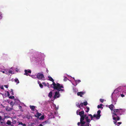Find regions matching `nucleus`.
I'll return each mask as SVG.
<instances>
[{"label": "nucleus", "instance_id": "1", "mask_svg": "<svg viewBox=\"0 0 126 126\" xmlns=\"http://www.w3.org/2000/svg\"><path fill=\"white\" fill-rule=\"evenodd\" d=\"M48 78L49 80L52 81L53 82L52 84L51 85V86L52 85L53 86L52 87L54 89L57 90L59 91H64V89H62L64 88L63 84H60L59 83H57L56 84L54 82V80L51 77L48 76Z\"/></svg>", "mask_w": 126, "mask_h": 126}, {"label": "nucleus", "instance_id": "2", "mask_svg": "<svg viewBox=\"0 0 126 126\" xmlns=\"http://www.w3.org/2000/svg\"><path fill=\"white\" fill-rule=\"evenodd\" d=\"M120 115V113L118 109H114L113 110V113L112 116L113 119L114 120L113 121L114 124H115L117 123V121L116 120V117L115 116H117V115Z\"/></svg>", "mask_w": 126, "mask_h": 126}, {"label": "nucleus", "instance_id": "3", "mask_svg": "<svg viewBox=\"0 0 126 126\" xmlns=\"http://www.w3.org/2000/svg\"><path fill=\"white\" fill-rule=\"evenodd\" d=\"M37 78L38 79H41L45 78L43 74L39 73L37 75Z\"/></svg>", "mask_w": 126, "mask_h": 126}, {"label": "nucleus", "instance_id": "4", "mask_svg": "<svg viewBox=\"0 0 126 126\" xmlns=\"http://www.w3.org/2000/svg\"><path fill=\"white\" fill-rule=\"evenodd\" d=\"M86 122L84 121H83V118H80V122H79L77 123V125L78 126H80V124L81 125H84L85 123Z\"/></svg>", "mask_w": 126, "mask_h": 126}, {"label": "nucleus", "instance_id": "5", "mask_svg": "<svg viewBox=\"0 0 126 126\" xmlns=\"http://www.w3.org/2000/svg\"><path fill=\"white\" fill-rule=\"evenodd\" d=\"M58 91V90H57ZM59 91H58V92H56L55 93L54 95V98H59L60 97V94Z\"/></svg>", "mask_w": 126, "mask_h": 126}, {"label": "nucleus", "instance_id": "6", "mask_svg": "<svg viewBox=\"0 0 126 126\" xmlns=\"http://www.w3.org/2000/svg\"><path fill=\"white\" fill-rule=\"evenodd\" d=\"M121 87L120 86L116 89L114 91L113 93L117 94L119 92V90L121 89Z\"/></svg>", "mask_w": 126, "mask_h": 126}, {"label": "nucleus", "instance_id": "7", "mask_svg": "<svg viewBox=\"0 0 126 126\" xmlns=\"http://www.w3.org/2000/svg\"><path fill=\"white\" fill-rule=\"evenodd\" d=\"M5 71V73L7 74L10 75V74L12 73V71L9 69H6Z\"/></svg>", "mask_w": 126, "mask_h": 126}, {"label": "nucleus", "instance_id": "8", "mask_svg": "<svg viewBox=\"0 0 126 126\" xmlns=\"http://www.w3.org/2000/svg\"><path fill=\"white\" fill-rule=\"evenodd\" d=\"M85 93L84 92H78L77 94L78 96H79L81 97H82V95L84 94Z\"/></svg>", "mask_w": 126, "mask_h": 126}, {"label": "nucleus", "instance_id": "9", "mask_svg": "<svg viewBox=\"0 0 126 126\" xmlns=\"http://www.w3.org/2000/svg\"><path fill=\"white\" fill-rule=\"evenodd\" d=\"M25 73L24 75H26L27 76H28V73H31V70H25Z\"/></svg>", "mask_w": 126, "mask_h": 126}, {"label": "nucleus", "instance_id": "10", "mask_svg": "<svg viewBox=\"0 0 126 126\" xmlns=\"http://www.w3.org/2000/svg\"><path fill=\"white\" fill-rule=\"evenodd\" d=\"M85 119L86 121L87 122V123L88 124H89V123L90 121L91 120L88 119V116H87L85 117Z\"/></svg>", "mask_w": 126, "mask_h": 126}, {"label": "nucleus", "instance_id": "11", "mask_svg": "<svg viewBox=\"0 0 126 126\" xmlns=\"http://www.w3.org/2000/svg\"><path fill=\"white\" fill-rule=\"evenodd\" d=\"M42 115V114L41 113H39L37 112L36 113V114L34 116L37 117V118H39V117Z\"/></svg>", "mask_w": 126, "mask_h": 126}, {"label": "nucleus", "instance_id": "12", "mask_svg": "<svg viewBox=\"0 0 126 126\" xmlns=\"http://www.w3.org/2000/svg\"><path fill=\"white\" fill-rule=\"evenodd\" d=\"M93 117L94 118H95L97 119H98L100 118V116L97 114H94L93 115Z\"/></svg>", "mask_w": 126, "mask_h": 126}, {"label": "nucleus", "instance_id": "13", "mask_svg": "<svg viewBox=\"0 0 126 126\" xmlns=\"http://www.w3.org/2000/svg\"><path fill=\"white\" fill-rule=\"evenodd\" d=\"M114 107V106L112 104H111L109 106V108L111 111L112 110H113V109Z\"/></svg>", "mask_w": 126, "mask_h": 126}, {"label": "nucleus", "instance_id": "14", "mask_svg": "<svg viewBox=\"0 0 126 126\" xmlns=\"http://www.w3.org/2000/svg\"><path fill=\"white\" fill-rule=\"evenodd\" d=\"M119 110L120 113V115H122L124 111V110L122 109H119Z\"/></svg>", "mask_w": 126, "mask_h": 126}, {"label": "nucleus", "instance_id": "15", "mask_svg": "<svg viewBox=\"0 0 126 126\" xmlns=\"http://www.w3.org/2000/svg\"><path fill=\"white\" fill-rule=\"evenodd\" d=\"M84 112L83 111H82L81 112H79V115L81 117V116H82V115L84 114Z\"/></svg>", "mask_w": 126, "mask_h": 126}, {"label": "nucleus", "instance_id": "16", "mask_svg": "<svg viewBox=\"0 0 126 126\" xmlns=\"http://www.w3.org/2000/svg\"><path fill=\"white\" fill-rule=\"evenodd\" d=\"M18 125H22L23 126H26V125L25 124H23V123L22 122H18Z\"/></svg>", "mask_w": 126, "mask_h": 126}, {"label": "nucleus", "instance_id": "17", "mask_svg": "<svg viewBox=\"0 0 126 126\" xmlns=\"http://www.w3.org/2000/svg\"><path fill=\"white\" fill-rule=\"evenodd\" d=\"M30 107L31 109L33 110H34V109L35 108V106H30Z\"/></svg>", "mask_w": 126, "mask_h": 126}, {"label": "nucleus", "instance_id": "18", "mask_svg": "<svg viewBox=\"0 0 126 126\" xmlns=\"http://www.w3.org/2000/svg\"><path fill=\"white\" fill-rule=\"evenodd\" d=\"M52 91L50 92L48 94V96L49 97L51 98L52 97Z\"/></svg>", "mask_w": 126, "mask_h": 126}, {"label": "nucleus", "instance_id": "19", "mask_svg": "<svg viewBox=\"0 0 126 126\" xmlns=\"http://www.w3.org/2000/svg\"><path fill=\"white\" fill-rule=\"evenodd\" d=\"M11 122L10 121L8 120L6 124L9 125H11L12 126H14L12 125H11Z\"/></svg>", "mask_w": 126, "mask_h": 126}, {"label": "nucleus", "instance_id": "20", "mask_svg": "<svg viewBox=\"0 0 126 126\" xmlns=\"http://www.w3.org/2000/svg\"><path fill=\"white\" fill-rule=\"evenodd\" d=\"M85 107V108H84L85 109V110L86 109V110H85V111L87 112H88L89 110V109H90L88 107Z\"/></svg>", "mask_w": 126, "mask_h": 126}, {"label": "nucleus", "instance_id": "21", "mask_svg": "<svg viewBox=\"0 0 126 126\" xmlns=\"http://www.w3.org/2000/svg\"><path fill=\"white\" fill-rule=\"evenodd\" d=\"M12 108H9L8 107H7L6 108V110H7L8 111H10V110H12Z\"/></svg>", "mask_w": 126, "mask_h": 126}, {"label": "nucleus", "instance_id": "22", "mask_svg": "<svg viewBox=\"0 0 126 126\" xmlns=\"http://www.w3.org/2000/svg\"><path fill=\"white\" fill-rule=\"evenodd\" d=\"M103 105L102 104H100V105H98L97 106V108H102L103 107L102 106H103Z\"/></svg>", "mask_w": 126, "mask_h": 126}, {"label": "nucleus", "instance_id": "23", "mask_svg": "<svg viewBox=\"0 0 126 126\" xmlns=\"http://www.w3.org/2000/svg\"><path fill=\"white\" fill-rule=\"evenodd\" d=\"M87 116V115L86 114H84L83 115H82V116H81V117H80V118H83V121H84L85 119V117Z\"/></svg>", "mask_w": 126, "mask_h": 126}, {"label": "nucleus", "instance_id": "24", "mask_svg": "<svg viewBox=\"0 0 126 126\" xmlns=\"http://www.w3.org/2000/svg\"><path fill=\"white\" fill-rule=\"evenodd\" d=\"M15 81L17 83V84H18L19 83V81L17 79H15Z\"/></svg>", "mask_w": 126, "mask_h": 126}, {"label": "nucleus", "instance_id": "25", "mask_svg": "<svg viewBox=\"0 0 126 126\" xmlns=\"http://www.w3.org/2000/svg\"><path fill=\"white\" fill-rule=\"evenodd\" d=\"M115 117H116V120H119L120 119V117L119 116H118L117 115V116H115Z\"/></svg>", "mask_w": 126, "mask_h": 126}, {"label": "nucleus", "instance_id": "26", "mask_svg": "<svg viewBox=\"0 0 126 126\" xmlns=\"http://www.w3.org/2000/svg\"><path fill=\"white\" fill-rule=\"evenodd\" d=\"M39 118L40 120H43L44 119V116L42 115L40 118Z\"/></svg>", "mask_w": 126, "mask_h": 126}, {"label": "nucleus", "instance_id": "27", "mask_svg": "<svg viewBox=\"0 0 126 126\" xmlns=\"http://www.w3.org/2000/svg\"><path fill=\"white\" fill-rule=\"evenodd\" d=\"M101 113V111L100 110H98L97 111V114L98 115H100V116H101V115L100 114V113Z\"/></svg>", "mask_w": 126, "mask_h": 126}, {"label": "nucleus", "instance_id": "28", "mask_svg": "<svg viewBox=\"0 0 126 126\" xmlns=\"http://www.w3.org/2000/svg\"><path fill=\"white\" fill-rule=\"evenodd\" d=\"M121 122H118L117 123H116L115 124L116 125H117L118 126H119L121 124H122Z\"/></svg>", "mask_w": 126, "mask_h": 126}, {"label": "nucleus", "instance_id": "29", "mask_svg": "<svg viewBox=\"0 0 126 126\" xmlns=\"http://www.w3.org/2000/svg\"><path fill=\"white\" fill-rule=\"evenodd\" d=\"M26 117L28 119H30V118H32V117L31 116H30V115H27Z\"/></svg>", "mask_w": 126, "mask_h": 126}, {"label": "nucleus", "instance_id": "30", "mask_svg": "<svg viewBox=\"0 0 126 126\" xmlns=\"http://www.w3.org/2000/svg\"><path fill=\"white\" fill-rule=\"evenodd\" d=\"M75 82L76 83H78L80 82H81V81L80 80H75Z\"/></svg>", "mask_w": 126, "mask_h": 126}, {"label": "nucleus", "instance_id": "31", "mask_svg": "<svg viewBox=\"0 0 126 126\" xmlns=\"http://www.w3.org/2000/svg\"><path fill=\"white\" fill-rule=\"evenodd\" d=\"M83 104L84 106H86L88 104V103L87 101H85L84 102Z\"/></svg>", "mask_w": 126, "mask_h": 126}, {"label": "nucleus", "instance_id": "32", "mask_svg": "<svg viewBox=\"0 0 126 126\" xmlns=\"http://www.w3.org/2000/svg\"><path fill=\"white\" fill-rule=\"evenodd\" d=\"M76 106L78 108H80V104L79 103H77L76 104Z\"/></svg>", "mask_w": 126, "mask_h": 126}, {"label": "nucleus", "instance_id": "33", "mask_svg": "<svg viewBox=\"0 0 126 126\" xmlns=\"http://www.w3.org/2000/svg\"><path fill=\"white\" fill-rule=\"evenodd\" d=\"M83 103H81L80 104V108H79L80 109H81V108L80 107H83Z\"/></svg>", "mask_w": 126, "mask_h": 126}, {"label": "nucleus", "instance_id": "34", "mask_svg": "<svg viewBox=\"0 0 126 126\" xmlns=\"http://www.w3.org/2000/svg\"><path fill=\"white\" fill-rule=\"evenodd\" d=\"M39 85L40 87L41 88H43V86L40 83L39 84Z\"/></svg>", "mask_w": 126, "mask_h": 126}, {"label": "nucleus", "instance_id": "35", "mask_svg": "<svg viewBox=\"0 0 126 126\" xmlns=\"http://www.w3.org/2000/svg\"><path fill=\"white\" fill-rule=\"evenodd\" d=\"M16 122V121L15 120H13L12 121V123L13 124H15Z\"/></svg>", "mask_w": 126, "mask_h": 126}, {"label": "nucleus", "instance_id": "36", "mask_svg": "<svg viewBox=\"0 0 126 126\" xmlns=\"http://www.w3.org/2000/svg\"><path fill=\"white\" fill-rule=\"evenodd\" d=\"M11 94L12 95H13L14 93L13 92V90L12 89H11Z\"/></svg>", "mask_w": 126, "mask_h": 126}, {"label": "nucleus", "instance_id": "37", "mask_svg": "<svg viewBox=\"0 0 126 126\" xmlns=\"http://www.w3.org/2000/svg\"><path fill=\"white\" fill-rule=\"evenodd\" d=\"M9 98L10 99H13L15 98V97L14 96H10L9 97Z\"/></svg>", "mask_w": 126, "mask_h": 126}, {"label": "nucleus", "instance_id": "38", "mask_svg": "<svg viewBox=\"0 0 126 126\" xmlns=\"http://www.w3.org/2000/svg\"><path fill=\"white\" fill-rule=\"evenodd\" d=\"M100 101L101 102L103 103L104 101V100L103 99L101 98L100 99Z\"/></svg>", "mask_w": 126, "mask_h": 126}, {"label": "nucleus", "instance_id": "39", "mask_svg": "<svg viewBox=\"0 0 126 126\" xmlns=\"http://www.w3.org/2000/svg\"><path fill=\"white\" fill-rule=\"evenodd\" d=\"M67 79V78L66 77H65L63 79V80L64 81H66Z\"/></svg>", "mask_w": 126, "mask_h": 126}, {"label": "nucleus", "instance_id": "40", "mask_svg": "<svg viewBox=\"0 0 126 126\" xmlns=\"http://www.w3.org/2000/svg\"><path fill=\"white\" fill-rule=\"evenodd\" d=\"M123 93V94H121V96L122 97H124V96H125V95H124V94H124Z\"/></svg>", "mask_w": 126, "mask_h": 126}, {"label": "nucleus", "instance_id": "41", "mask_svg": "<svg viewBox=\"0 0 126 126\" xmlns=\"http://www.w3.org/2000/svg\"><path fill=\"white\" fill-rule=\"evenodd\" d=\"M19 109H20V110H21V109L22 108V107L21 106L19 105Z\"/></svg>", "mask_w": 126, "mask_h": 126}, {"label": "nucleus", "instance_id": "42", "mask_svg": "<svg viewBox=\"0 0 126 126\" xmlns=\"http://www.w3.org/2000/svg\"><path fill=\"white\" fill-rule=\"evenodd\" d=\"M79 110H78L77 111V115H79V114H78V112Z\"/></svg>", "mask_w": 126, "mask_h": 126}, {"label": "nucleus", "instance_id": "43", "mask_svg": "<svg viewBox=\"0 0 126 126\" xmlns=\"http://www.w3.org/2000/svg\"><path fill=\"white\" fill-rule=\"evenodd\" d=\"M0 88L2 89L3 90L4 89V88L3 86H1V87H0Z\"/></svg>", "mask_w": 126, "mask_h": 126}, {"label": "nucleus", "instance_id": "44", "mask_svg": "<svg viewBox=\"0 0 126 126\" xmlns=\"http://www.w3.org/2000/svg\"><path fill=\"white\" fill-rule=\"evenodd\" d=\"M4 86L6 88H7L8 87V86L7 85H4Z\"/></svg>", "mask_w": 126, "mask_h": 126}, {"label": "nucleus", "instance_id": "45", "mask_svg": "<svg viewBox=\"0 0 126 126\" xmlns=\"http://www.w3.org/2000/svg\"><path fill=\"white\" fill-rule=\"evenodd\" d=\"M1 72H2V73H5V71H1Z\"/></svg>", "mask_w": 126, "mask_h": 126}, {"label": "nucleus", "instance_id": "46", "mask_svg": "<svg viewBox=\"0 0 126 126\" xmlns=\"http://www.w3.org/2000/svg\"><path fill=\"white\" fill-rule=\"evenodd\" d=\"M93 117H93V116H92V117H91V120H93Z\"/></svg>", "mask_w": 126, "mask_h": 126}, {"label": "nucleus", "instance_id": "47", "mask_svg": "<svg viewBox=\"0 0 126 126\" xmlns=\"http://www.w3.org/2000/svg\"><path fill=\"white\" fill-rule=\"evenodd\" d=\"M35 76L34 75H32V78H36V77H35Z\"/></svg>", "mask_w": 126, "mask_h": 126}, {"label": "nucleus", "instance_id": "48", "mask_svg": "<svg viewBox=\"0 0 126 126\" xmlns=\"http://www.w3.org/2000/svg\"><path fill=\"white\" fill-rule=\"evenodd\" d=\"M123 93L124 94H126V91H125L124 92H123Z\"/></svg>", "mask_w": 126, "mask_h": 126}, {"label": "nucleus", "instance_id": "49", "mask_svg": "<svg viewBox=\"0 0 126 126\" xmlns=\"http://www.w3.org/2000/svg\"><path fill=\"white\" fill-rule=\"evenodd\" d=\"M88 116H90V117H92V116H93V115L91 114H88Z\"/></svg>", "mask_w": 126, "mask_h": 126}, {"label": "nucleus", "instance_id": "50", "mask_svg": "<svg viewBox=\"0 0 126 126\" xmlns=\"http://www.w3.org/2000/svg\"><path fill=\"white\" fill-rule=\"evenodd\" d=\"M2 119V117L0 116V121H1Z\"/></svg>", "mask_w": 126, "mask_h": 126}, {"label": "nucleus", "instance_id": "51", "mask_svg": "<svg viewBox=\"0 0 126 126\" xmlns=\"http://www.w3.org/2000/svg\"><path fill=\"white\" fill-rule=\"evenodd\" d=\"M47 86L48 87V88H49V83H47Z\"/></svg>", "mask_w": 126, "mask_h": 126}, {"label": "nucleus", "instance_id": "52", "mask_svg": "<svg viewBox=\"0 0 126 126\" xmlns=\"http://www.w3.org/2000/svg\"><path fill=\"white\" fill-rule=\"evenodd\" d=\"M43 126L41 124H40L39 126Z\"/></svg>", "mask_w": 126, "mask_h": 126}, {"label": "nucleus", "instance_id": "53", "mask_svg": "<svg viewBox=\"0 0 126 126\" xmlns=\"http://www.w3.org/2000/svg\"><path fill=\"white\" fill-rule=\"evenodd\" d=\"M12 104H13V102H11L10 103V104H11V105H12Z\"/></svg>", "mask_w": 126, "mask_h": 126}, {"label": "nucleus", "instance_id": "54", "mask_svg": "<svg viewBox=\"0 0 126 126\" xmlns=\"http://www.w3.org/2000/svg\"><path fill=\"white\" fill-rule=\"evenodd\" d=\"M47 73H48V70H47Z\"/></svg>", "mask_w": 126, "mask_h": 126}, {"label": "nucleus", "instance_id": "55", "mask_svg": "<svg viewBox=\"0 0 126 126\" xmlns=\"http://www.w3.org/2000/svg\"><path fill=\"white\" fill-rule=\"evenodd\" d=\"M2 16H1L0 15V18H2Z\"/></svg>", "mask_w": 126, "mask_h": 126}, {"label": "nucleus", "instance_id": "56", "mask_svg": "<svg viewBox=\"0 0 126 126\" xmlns=\"http://www.w3.org/2000/svg\"><path fill=\"white\" fill-rule=\"evenodd\" d=\"M7 93L8 94H9V92L8 91V92H7Z\"/></svg>", "mask_w": 126, "mask_h": 126}, {"label": "nucleus", "instance_id": "57", "mask_svg": "<svg viewBox=\"0 0 126 126\" xmlns=\"http://www.w3.org/2000/svg\"><path fill=\"white\" fill-rule=\"evenodd\" d=\"M45 84V83L44 82H43V84Z\"/></svg>", "mask_w": 126, "mask_h": 126}, {"label": "nucleus", "instance_id": "58", "mask_svg": "<svg viewBox=\"0 0 126 126\" xmlns=\"http://www.w3.org/2000/svg\"><path fill=\"white\" fill-rule=\"evenodd\" d=\"M54 114H56V112H54Z\"/></svg>", "mask_w": 126, "mask_h": 126}, {"label": "nucleus", "instance_id": "59", "mask_svg": "<svg viewBox=\"0 0 126 126\" xmlns=\"http://www.w3.org/2000/svg\"><path fill=\"white\" fill-rule=\"evenodd\" d=\"M9 94H8V96H9Z\"/></svg>", "mask_w": 126, "mask_h": 126}, {"label": "nucleus", "instance_id": "60", "mask_svg": "<svg viewBox=\"0 0 126 126\" xmlns=\"http://www.w3.org/2000/svg\"><path fill=\"white\" fill-rule=\"evenodd\" d=\"M46 84H45V86H46Z\"/></svg>", "mask_w": 126, "mask_h": 126}, {"label": "nucleus", "instance_id": "61", "mask_svg": "<svg viewBox=\"0 0 126 126\" xmlns=\"http://www.w3.org/2000/svg\"><path fill=\"white\" fill-rule=\"evenodd\" d=\"M13 105H12V107H13Z\"/></svg>", "mask_w": 126, "mask_h": 126}]
</instances>
